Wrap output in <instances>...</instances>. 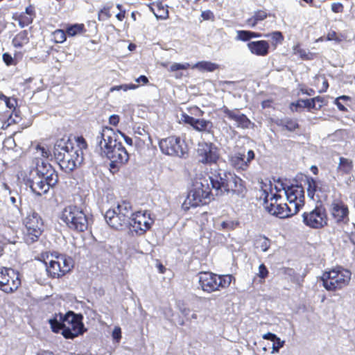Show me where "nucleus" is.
<instances>
[{
    "mask_svg": "<svg viewBox=\"0 0 355 355\" xmlns=\"http://www.w3.org/2000/svg\"><path fill=\"white\" fill-rule=\"evenodd\" d=\"M277 125L288 131L293 132L299 128V124L295 119L286 118L277 123Z\"/></svg>",
    "mask_w": 355,
    "mask_h": 355,
    "instance_id": "58836bf2",
    "label": "nucleus"
},
{
    "mask_svg": "<svg viewBox=\"0 0 355 355\" xmlns=\"http://www.w3.org/2000/svg\"><path fill=\"white\" fill-rule=\"evenodd\" d=\"M110 153H113V155H130L126 150L125 148L123 146L121 142L114 144V149Z\"/></svg>",
    "mask_w": 355,
    "mask_h": 355,
    "instance_id": "de8ad7c7",
    "label": "nucleus"
},
{
    "mask_svg": "<svg viewBox=\"0 0 355 355\" xmlns=\"http://www.w3.org/2000/svg\"><path fill=\"white\" fill-rule=\"evenodd\" d=\"M198 282L201 289L207 293L227 289L236 279L232 275H218L210 271L198 272Z\"/></svg>",
    "mask_w": 355,
    "mask_h": 355,
    "instance_id": "20e7f679",
    "label": "nucleus"
},
{
    "mask_svg": "<svg viewBox=\"0 0 355 355\" xmlns=\"http://www.w3.org/2000/svg\"><path fill=\"white\" fill-rule=\"evenodd\" d=\"M112 3H107L103 6L98 12V20L105 21L112 17L111 9L113 8Z\"/></svg>",
    "mask_w": 355,
    "mask_h": 355,
    "instance_id": "a19ab883",
    "label": "nucleus"
},
{
    "mask_svg": "<svg viewBox=\"0 0 355 355\" xmlns=\"http://www.w3.org/2000/svg\"><path fill=\"white\" fill-rule=\"evenodd\" d=\"M2 240H0V257H1L3 254L4 247L3 245L8 243H15V237L12 238H7L6 236V232L2 234Z\"/></svg>",
    "mask_w": 355,
    "mask_h": 355,
    "instance_id": "3c124183",
    "label": "nucleus"
},
{
    "mask_svg": "<svg viewBox=\"0 0 355 355\" xmlns=\"http://www.w3.org/2000/svg\"><path fill=\"white\" fill-rule=\"evenodd\" d=\"M201 17L204 20H209L214 19V15L211 10H205L202 12Z\"/></svg>",
    "mask_w": 355,
    "mask_h": 355,
    "instance_id": "e2e57ef3",
    "label": "nucleus"
},
{
    "mask_svg": "<svg viewBox=\"0 0 355 355\" xmlns=\"http://www.w3.org/2000/svg\"><path fill=\"white\" fill-rule=\"evenodd\" d=\"M261 34L257 32H253L250 31H238L236 39L243 42H248L252 38L261 37Z\"/></svg>",
    "mask_w": 355,
    "mask_h": 355,
    "instance_id": "ea45409f",
    "label": "nucleus"
},
{
    "mask_svg": "<svg viewBox=\"0 0 355 355\" xmlns=\"http://www.w3.org/2000/svg\"><path fill=\"white\" fill-rule=\"evenodd\" d=\"M191 110H193V114L198 116H202L205 114V112L198 106H194L191 107Z\"/></svg>",
    "mask_w": 355,
    "mask_h": 355,
    "instance_id": "774afa93",
    "label": "nucleus"
},
{
    "mask_svg": "<svg viewBox=\"0 0 355 355\" xmlns=\"http://www.w3.org/2000/svg\"><path fill=\"white\" fill-rule=\"evenodd\" d=\"M110 159V170L112 173H116L121 166L126 164L129 157H108Z\"/></svg>",
    "mask_w": 355,
    "mask_h": 355,
    "instance_id": "e433bc0d",
    "label": "nucleus"
},
{
    "mask_svg": "<svg viewBox=\"0 0 355 355\" xmlns=\"http://www.w3.org/2000/svg\"><path fill=\"white\" fill-rule=\"evenodd\" d=\"M114 209L116 210L118 214L123 216L124 220L128 222V219L130 218V216L131 215L132 212V206L129 202L123 201Z\"/></svg>",
    "mask_w": 355,
    "mask_h": 355,
    "instance_id": "c9c22d12",
    "label": "nucleus"
},
{
    "mask_svg": "<svg viewBox=\"0 0 355 355\" xmlns=\"http://www.w3.org/2000/svg\"><path fill=\"white\" fill-rule=\"evenodd\" d=\"M219 157H203L200 161L203 164H216Z\"/></svg>",
    "mask_w": 355,
    "mask_h": 355,
    "instance_id": "680f3d73",
    "label": "nucleus"
},
{
    "mask_svg": "<svg viewBox=\"0 0 355 355\" xmlns=\"http://www.w3.org/2000/svg\"><path fill=\"white\" fill-rule=\"evenodd\" d=\"M270 15V13L266 10H255L253 15L245 21L246 25L250 28H254Z\"/></svg>",
    "mask_w": 355,
    "mask_h": 355,
    "instance_id": "393cba45",
    "label": "nucleus"
},
{
    "mask_svg": "<svg viewBox=\"0 0 355 355\" xmlns=\"http://www.w3.org/2000/svg\"><path fill=\"white\" fill-rule=\"evenodd\" d=\"M254 157H230V164L237 171H245Z\"/></svg>",
    "mask_w": 355,
    "mask_h": 355,
    "instance_id": "bb28decb",
    "label": "nucleus"
},
{
    "mask_svg": "<svg viewBox=\"0 0 355 355\" xmlns=\"http://www.w3.org/2000/svg\"><path fill=\"white\" fill-rule=\"evenodd\" d=\"M191 67V65L188 62L185 63H173L171 64L168 69L170 72H174L178 70H186Z\"/></svg>",
    "mask_w": 355,
    "mask_h": 355,
    "instance_id": "8fccbe9b",
    "label": "nucleus"
},
{
    "mask_svg": "<svg viewBox=\"0 0 355 355\" xmlns=\"http://www.w3.org/2000/svg\"><path fill=\"white\" fill-rule=\"evenodd\" d=\"M87 143L83 136L74 137V140L64 138L57 140L54 145V155H84Z\"/></svg>",
    "mask_w": 355,
    "mask_h": 355,
    "instance_id": "1a4fd4ad",
    "label": "nucleus"
},
{
    "mask_svg": "<svg viewBox=\"0 0 355 355\" xmlns=\"http://www.w3.org/2000/svg\"><path fill=\"white\" fill-rule=\"evenodd\" d=\"M220 110L229 120L235 121L236 126L239 128L248 129L254 125L245 114L240 112L239 109L230 110L226 105H223Z\"/></svg>",
    "mask_w": 355,
    "mask_h": 355,
    "instance_id": "a211bd4d",
    "label": "nucleus"
},
{
    "mask_svg": "<svg viewBox=\"0 0 355 355\" xmlns=\"http://www.w3.org/2000/svg\"><path fill=\"white\" fill-rule=\"evenodd\" d=\"M271 245V241L263 235H258L254 238V246L255 248L260 250L261 252L268 250Z\"/></svg>",
    "mask_w": 355,
    "mask_h": 355,
    "instance_id": "2f4dec72",
    "label": "nucleus"
},
{
    "mask_svg": "<svg viewBox=\"0 0 355 355\" xmlns=\"http://www.w3.org/2000/svg\"><path fill=\"white\" fill-rule=\"evenodd\" d=\"M313 85L319 93H324L329 88V82L324 75H316L313 78Z\"/></svg>",
    "mask_w": 355,
    "mask_h": 355,
    "instance_id": "72a5a7b5",
    "label": "nucleus"
},
{
    "mask_svg": "<svg viewBox=\"0 0 355 355\" xmlns=\"http://www.w3.org/2000/svg\"><path fill=\"white\" fill-rule=\"evenodd\" d=\"M327 40L328 41H336L337 42H340L342 41V39L338 35L336 31H331L328 32L327 35Z\"/></svg>",
    "mask_w": 355,
    "mask_h": 355,
    "instance_id": "6e6d98bb",
    "label": "nucleus"
},
{
    "mask_svg": "<svg viewBox=\"0 0 355 355\" xmlns=\"http://www.w3.org/2000/svg\"><path fill=\"white\" fill-rule=\"evenodd\" d=\"M284 345V341H282L279 338H278L275 341L273 342L272 344V353L278 352L279 349L282 347Z\"/></svg>",
    "mask_w": 355,
    "mask_h": 355,
    "instance_id": "bf43d9fd",
    "label": "nucleus"
},
{
    "mask_svg": "<svg viewBox=\"0 0 355 355\" xmlns=\"http://www.w3.org/2000/svg\"><path fill=\"white\" fill-rule=\"evenodd\" d=\"M313 100V102L314 103L316 104V103H320V104L318 105V107H316V110H320L321 107L323 106L324 105V99L323 97L322 96H318L316 97H314V98H312Z\"/></svg>",
    "mask_w": 355,
    "mask_h": 355,
    "instance_id": "0e129e2a",
    "label": "nucleus"
},
{
    "mask_svg": "<svg viewBox=\"0 0 355 355\" xmlns=\"http://www.w3.org/2000/svg\"><path fill=\"white\" fill-rule=\"evenodd\" d=\"M353 168L354 164L352 159L345 157H340V162L337 168L338 173L342 175L349 174L353 171Z\"/></svg>",
    "mask_w": 355,
    "mask_h": 355,
    "instance_id": "7c9ffc66",
    "label": "nucleus"
},
{
    "mask_svg": "<svg viewBox=\"0 0 355 355\" xmlns=\"http://www.w3.org/2000/svg\"><path fill=\"white\" fill-rule=\"evenodd\" d=\"M35 15V7L33 5H29L26 8L25 12L14 14L12 19L18 22L21 28H24L33 23Z\"/></svg>",
    "mask_w": 355,
    "mask_h": 355,
    "instance_id": "4be33fe9",
    "label": "nucleus"
},
{
    "mask_svg": "<svg viewBox=\"0 0 355 355\" xmlns=\"http://www.w3.org/2000/svg\"><path fill=\"white\" fill-rule=\"evenodd\" d=\"M120 121V117L117 114H112L109 118V123L114 126H117Z\"/></svg>",
    "mask_w": 355,
    "mask_h": 355,
    "instance_id": "052dcab7",
    "label": "nucleus"
},
{
    "mask_svg": "<svg viewBox=\"0 0 355 355\" xmlns=\"http://www.w3.org/2000/svg\"><path fill=\"white\" fill-rule=\"evenodd\" d=\"M180 123L190 125L194 130L200 132L211 133L214 130V123L211 121L204 118L195 119L185 112L181 114Z\"/></svg>",
    "mask_w": 355,
    "mask_h": 355,
    "instance_id": "dca6fc26",
    "label": "nucleus"
},
{
    "mask_svg": "<svg viewBox=\"0 0 355 355\" xmlns=\"http://www.w3.org/2000/svg\"><path fill=\"white\" fill-rule=\"evenodd\" d=\"M114 135L115 132L113 128L109 126H104L102 128L99 143L101 150L106 155L113 151L114 144L117 143L114 139Z\"/></svg>",
    "mask_w": 355,
    "mask_h": 355,
    "instance_id": "aec40b11",
    "label": "nucleus"
},
{
    "mask_svg": "<svg viewBox=\"0 0 355 355\" xmlns=\"http://www.w3.org/2000/svg\"><path fill=\"white\" fill-rule=\"evenodd\" d=\"M218 148L212 142H199L197 148L198 155H216Z\"/></svg>",
    "mask_w": 355,
    "mask_h": 355,
    "instance_id": "a878e982",
    "label": "nucleus"
},
{
    "mask_svg": "<svg viewBox=\"0 0 355 355\" xmlns=\"http://www.w3.org/2000/svg\"><path fill=\"white\" fill-rule=\"evenodd\" d=\"M239 225V222L234 220H226L223 221L220 224V226L223 230H231L235 229Z\"/></svg>",
    "mask_w": 355,
    "mask_h": 355,
    "instance_id": "603ef678",
    "label": "nucleus"
},
{
    "mask_svg": "<svg viewBox=\"0 0 355 355\" xmlns=\"http://www.w3.org/2000/svg\"><path fill=\"white\" fill-rule=\"evenodd\" d=\"M285 194L293 209H296V214L304 205V191L301 185H291L285 189Z\"/></svg>",
    "mask_w": 355,
    "mask_h": 355,
    "instance_id": "f3484780",
    "label": "nucleus"
},
{
    "mask_svg": "<svg viewBox=\"0 0 355 355\" xmlns=\"http://www.w3.org/2000/svg\"><path fill=\"white\" fill-rule=\"evenodd\" d=\"M352 273L343 267H336L325 271L321 277L322 285L328 291H336L347 286L351 279Z\"/></svg>",
    "mask_w": 355,
    "mask_h": 355,
    "instance_id": "0eeeda50",
    "label": "nucleus"
},
{
    "mask_svg": "<svg viewBox=\"0 0 355 355\" xmlns=\"http://www.w3.org/2000/svg\"><path fill=\"white\" fill-rule=\"evenodd\" d=\"M21 284V277L18 271L11 268H0V291L11 294L17 291Z\"/></svg>",
    "mask_w": 355,
    "mask_h": 355,
    "instance_id": "f8f14e48",
    "label": "nucleus"
},
{
    "mask_svg": "<svg viewBox=\"0 0 355 355\" xmlns=\"http://www.w3.org/2000/svg\"><path fill=\"white\" fill-rule=\"evenodd\" d=\"M265 37H270L271 38V45L274 49H276L279 44H281L284 40L282 33L278 31L266 34L265 35Z\"/></svg>",
    "mask_w": 355,
    "mask_h": 355,
    "instance_id": "37998d69",
    "label": "nucleus"
},
{
    "mask_svg": "<svg viewBox=\"0 0 355 355\" xmlns=\"http://www.w3.org/2000/svg\"><path fill=\"white\" fill-rule=\"evenodd\" d=\"M302 217L303 223L311 229H322L328 225L327 211L322 203L317 205L310 211H304Z\"/></svg>",
    "mask_w": 355,
    "mask_h": 355,
    "instance_id": "9b49d317",
    "label": "nucleus"
},
{
    "mask_svg": "<svg viewBox=\"0 0 355 355\" xmlns=\"http://www.w3.org/2000/svg\"><path fill=\"white\" fill-rule=\"evenodd\" d=\"M159 145L165 155H184L187 153V144L178 137L171 136L163 139Z\"/></svg>",
    "mask_w": 355,
    "mask_h": 355,
    "instance_id": "ddd939ff",
    "label": "nucleus"
},
{
    "mask_svg": "<svg viewBox=\"0 0 355 355\" xmlns=\"http://www.w3.org/2000/svg\"><path fill=\"white\" fill-rule=\"evenodd\" d=\"M35 149L37 153H40L42 155H51L50 148L46 144H38L36 145Z\"/></svg>",
    "mask_w": 355,
    "mask_h": 355,
    "instance_id": "864d4df0",
    "label": "nucleus"
},
{
    "mask_svg": "<svg viewBox=\"0 0 355 355\" xmlns=\"http://www.w3.org/2000/svg\"><path fill=\"white\" fill-rule=\"evenodd\" d=\"M112 336L114 340L119 343L121 339V329L119 327H115L112 331Z\"/></svg>",
    "mask_w": 355,
    "mask_h": 355,
    "instance_id": "4d7b16f0",
    "label": "nucleus"
},
{
    "mask_svg": "<svg viewBox=\"0 0 355 355\" xmlns=\"http://www.w3.org/2000/svg\"><path fill=\"white\" fill-rule=\"evenodd\" d=\"M212 188L222 193H232L240 198L245 197L247 193L245 182L236 174L231 172L218 173L214 178L209 177Z\"/></svg>",
    "mask_w": 355,
    "mask_h": 355,
    "instance_id": "f03ea898",
    "label": "nucleus"
},
{
    "mask_svg": "<svg viewBox=\"0 0 355 355\" xmlns=\"http://www.w3.org/2000/svg\"><path fill=\"white\" fill-rule=\"evenodd\" d=\"M119 133L121 135V137L124 139V141H125V143L132 146V144H133V141H132V138H130V137L127 136L125 133H123V132L120 131V130H118Z\"/></svg>",
    "mask_w": 355,
    "mask_h": 355,
    "instance_id": "338daca9",
    "label": "nucleus"
},
{
    "mask_svg": "<svg viewBox=\"0 0 355 355\" xmlns=\"http://www.w3.org/2000/svg\"><path fill=\"white\" fill-rule=\"evenodd\" d=\"M302 102L303 103V107L307 108L309 110H316V105L314 103L313 98L303 100Z\"/></svg>",
    "mask_w": 355,
    "mask_h": 355,
    "instance_id": "13d9d810",
    "label": "nucleus"
},
{
    "mask_svg": "<svg viewBox=\"0 0 355 355\" xmlns=\"http://www.w3.org/2000/svg\"><path fill=\"white\" fill-rule=\"evenodd\" d=\"M52 41L55 44H62L67 40V33L62 29H56L51 33Z\"/></svg>",
    "mask_w": 355,
    "mask_h": 355,
    "instance_id": "c03bdc74",
    "label": "nucleus"
},
{
    "mask_svg": "<svg viewBox=\"0 0 355 355\" xmlns=\"http://www.w3.org/2000/svg\"><path fill=\"white\" fill-rule=\"evenodd\" d=\"M331 9L334 13H342L344 12V6L342 3L334 2L331 3Z\"/></svg>",
    "mask_w": 355,
    "mask_h": 355,
    "instance_id": "5fc2aeb1",
    "label": "nucleus"
},
{
    "mask_svg": "<svg viewBox=\"0 0 355 355\" xmlns=\"http://www.w3.org/2000/svg\"><path fill=\"white\" fill-rule=\"evenodd\" d=\"M83 320L81 313L69 311L65 313H55L49 323L53 332L60 333L66 339H73L86 331Z\"/></svg>",
    "mask_w": 355,
    "mask_h": 355,
    "instance_id": "f257e3e1",
    "label": "nucleus"
},
{
    "mask_svg": "<svg viewBox=\"0 0 355 355\" xmlns=\"http://www.w3.org/2000/svg\"><path fill=\"white\" fill-rule=\"evenodd\" d=\"M23 239L28 245L37 241L43 232V221L40 216L33 211L24 220Z\"/></svg>",
    "mask_w": 355,
    "mask_h": 355,
    "instance_id": "9d476101",
    "label": "nucleus"
},
{
    "mask_svg": "<svg viewBox=\"0 0 355 355\" xmlns=\"http://www.w3.org/2000/svg\"><path fill=\"white\" fill-rule=\"evenodd\" d=\"M60 168L66 173H70L80 166L84 157H54Z\"/></svg>",
    "mask_w": 355,
    "mask_h": 355,
    "instance_id": "412c9836",
    "label": "nucleus"
},
{
    "mask_svg": "<svg viewBox=\"0 0 355 355\" xmlns=\"http://www.w3.org/2000/svg\"><path fill=\"white\" fill-rule=\"evenodd\" d=\"M105 218L109 226L114 230H122L128 223L123 216L118 214L115 209H108L105 212Z\"/></svg>",
    "mask_w": 355,
    "mask_h": 355,
    "instance_id": "5701e85b",
    "label": "nucleus"
},
{
    "mask_svg": "<svg viewBox=\"0 0 355 355\" xmlns=\"http://www.w3.org/2000/svg\"><path fill=\"white\" fill-rule=\"evenodd\" d=\"M60 218L69 229L74 232H83L87 229V217L83 210L76 205L65 207L61 211Z\"/></svg>",
    "mask_w": 355,
    "mask_h": 355,
    "instance_id": "423d86ee",
    "label": "nucleus"
},
{
    "mask_svg": "<svg viewBox=\"0 0 355 355\" xmlns=\"http://www.w3.org/2000/svg\"><path fill=\"white\" fill-rule=\"evenodd\" d=\"M65 32L67 36L74 37L85 33L86 28L83 24H67L65 26Z\"/></svg>",
    "mask_w": 355,
    "mask_h": 355,
    "instance_id": "473e14b6",
    "label": "nucleus"
},
{
    "mask_svg": "<svg viewBox=\"0 0 355 355\" xmlns=\"http://www.w3.org/2000/svg\"><path fill=\"white\" fill-rule=\"evenodd\" d=\"M269 275V271L264 263H261L259 266V272L257 273V276L261 279L259 282L263 283L265 279L268 277Z\"/></svg>",
    "mask_w": 355,
    "mask_h": 355,
    "instance_id": "09e8293b",
    "label": "nucleus"
},
{
    "mask_svg": "<svg viewBox=\"0 0 355 355\" xmlns=\"http://www.w3.org/2000/svg\"><path fill=\"white\" fill-rule=\"evenodd\" d=\"M22 58L21 52H16L12 57L9 53H4L2 55V59L5 64L8 67L16 66Z\"/></svg>",
    "mask_w": 355,
    "mask_h": 355,
    "instance_id": "4c0bfd02",
    "label": "nucleus"
},
{
    "mask_svg": "<svg viewBox=\"0 0 355 355\" xmlns=\"http://www.w3.org/2000/svg\"><path fill=\"white\" fill-rule=\"evenodd\" d=\"M247 46L250 53L257 56L264 57L269 53L270 44L266 40L249 42Z\"/></svg>",
    "mask_w": 355,
    "mask_h": 355,
    "instance_id": "b1692460",
    "label": "nucleus"
},
{
    "mask_svg": "<svg viewBox=\"0 0 355 355\" xmlns=\"http://www.w3.org/2000/svg\"><path fill=\"white\" fill-rule=\"evenodd\" d=\"M262 337L263 339L269 340L272 342L275 341L278 338V337L275 334L270 332L263 334Z\"/></svg>",
    "mask_w": 355,
    "mask_h": 355,
    "instance_id": "69168bd1",
    "label": "nucleus"
},
{
    "mask_svg": "<svg viewBox=\"0 0 355 355\" xmlns=\"http://www.w3.org/2000/svg\"><path fill=\"white\" fill-rule=\"evenodd\" d=\"M37 170L44 176V180L46 182V184L49 187H54L58 182V175L50 165L46 172L39 170L38 168Z\"/></svg>",
    "mask_w": 355,
    "mask_h": 355,
    "instance_id": "c85d7f7f",
    "label": "nucleus"
},
{
    "mask_svg": "<svg viewBox=\"0 0 355 355\" xmlns=\"http://www.w3.org/2000/svg\"><path fill=\"white\" fill-rule=\"evenodd\" d=\"M22 121L21 112L19 108L16 107L15 109L12 110V112L9 116L8 121L10 123H19Z\"/></svg>",
    "mask_w": 355,
    "mask_h": 355,
    "instance_id": "49530a36",
    "label": "nucleus"
},
{
    "mask_svg": "<svg viewBox=\"0 0 355 355\" xmlns=\"http://www.w3.org/2000/svg\"><path fill=\"white\" fill-rule=\"evenodd\" d=\"M0 100L3 101L5 103L6 107L10 110H12L18 106V101L15 97H8L1 92H0Z\"/></svg>",
    "mask_w": 355,
    "mask_h": 355,
    "instance_id": "a18cd8bd",
    "label": "nucleus"
},
{
    "mask_svg": "<svg viewBox=\"0 0 355 355\" xmlns=\"http://www.w3.org/2000/svg\"><path fill=\"white\" fill-rule=\"evenodd\" d=\"M29 33L27 30H23L15 35L12 40V45L15 48L21 49L27 45L30 42Z\"/></svg>",
    "mask_w": 355,
    "mask_h": 355,
    "instance_id": "cd10ccee",
    "label": "nucleus"
},
{
    "mask_svg": "<svg viewBox=\"0 0 355 355\" xmlns=\"http://www.w3.org/2000/svg\"><path fill=\"white\" fill-rule=\"evenodd\" d=\"M261 198H263V205L266 210L271 215L279 218H286L296 214V209L286 203H282V196L277 191L269 193L263 190Z\"/></svg>",
    "mask_w": 355,
    "mask_h": 355,
    "instance_id": "39448f33",
    "label": "nucleus"
},
{
    "mask_svg": "<svg viewBox=\"0 0 355 355\" xmlns=\"http://www.w3.org/2000/svg\"><path fill=\"white\" fill-rule=\"evenodd\" d=\"M191 69H197L200 71L213 72L220 69L219 64L210 61H200L191 67Z\"/></svg>",
    "mask_w": 355,
    "mask_h": 355,
    "instance_id": "c756f323",
    "label": "nucleus"
},
{
    "mask_svg": "<svg viewBox=\"0 0 355 355\" xmlns=\"http://www.w3.org/2000/svg\"><path fill=\"white\" fill-rule=\"evenodd\" d=\"M293 52L295 54L298 55L303 60H311L314 58V53L306 51L301 47L300 44H297L293 46Z\"/></svg>",
    "mask_w": 355,
    "mask_h": 355,
    "instance_id": "79ce46f5",
    "label": "nucleus"
},
{
    "mask_svg": "<svg viewBox=\"0 0 355 355\" xmlns=\"http://www.w3.org/2000/svg\"><path fill=\"white\" fill-rule=\"evenodd\" d=\"M209 180V178H200V185L191 191L183 203V207L185 209H189L191 207L204 205L211 201L212 187H210Z\"/></svg>",
    "mask_w": 355,
    "mask_h": 355,
    "instance_id": "6e6552de",
    "label": "nucleus"
},
{
    "mask_svg": "<svg viewBox=\"0 0 355 355\" xmlns=\"http://www.w3.org/2000/svg\"><path fill=\"white\" fill-rule=\"evenodd\" d=\"M31 189L37 196H42L46 193L50 187L44 179H41L40 181L33 182L31 184Z\"/></svg>",
    "mask_w": 355,
    "mask_h": 355,
    "instance_id": "f704fd0d",
    "label": "nucleus"
},
{
    "mask_svg": "<svg viewBox=\"0 0 355 355\" xmlns=\"http://www.w3.org/2000/svg\"><path fill=\"white\" fill-rule=\"evenodd\" d=\"M308 196L318 202H322L327 198L329 187L322 181H317L311 177L306 178Z\"/></svg>",
    "mask_w": 355,
    "mask_h": 355,
    "instance_id": "2eb2a0df",
    "label": "nucleus"
},
{
    "mask_svg": "<svg viewBox=\"0 0 355 355\" xmlns=\"http://www.w3.org/2000/svg\"><path fill=\"white\" fill-rule=\"evenodd\" d=\"M40 260L45 264L47 275L51 279H60L73 268V260L63 254L42 253Z\"/></svg>",
    "mask_w": 355,
    "mask_h": 355,
    "instance_id": "7ed1b4c3",
    "label": "nucleus"
},
{
    "mask_svg": "<svg viewBox=\"0 0 355 355\" xmlns=\"http://www.w3.org/2000/svg\"><path fill=\"white\" fill-rule=\"evenodd\" d=\"M330 214L336 223H347L349 221V209L341 199H334L330 205Z\"/></svg>",
    "mask_w": 355,
    "mask_h": 355,
    "instance_id": "6ab92c4d",
    "label": "nucleus"
},
{
    "mask_svg": "<svg viewBox=\"0 0 355 355\" xmlns=\"http://www.w3.org/2000/svg\"><path fill=\"white\" fill-rule=\"evenodd\" d=\"M153 223V219L147 211H139L132 214L130 225L137 234L141 235L150 229Z\"/></svg>",
    "mask_w": 355,
    "mask_h": 355,
    "instance_id": "4468645a",
    "label": "nucleus"
}]
</instances>
